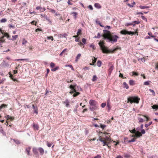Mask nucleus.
I'll list each match as a JSON object with an SVG mask.
<instances>
[{
    "instance_id": "nucleus-57",
    "label": "nucleus",
    "mask_w": 158,
    "mask_h": 158,
    "mask_svg": "<svg viewBox=\"0 0 158 158\" xmlns=\"http://www.w3.org/2000/svg\"><path fill=\"white\" fill-rule=\"evenodd\" d=\"M90 47L92 48L93 49H95V47L94 45L93 44H92L90 45L89 46Z\"/></svg>"
},
{
    "instance_id": "nucleus-22",
    "label": "nucleus",
    "mask_w": 158,
    "mask_h": 158,
    "mask_svg": "<svg viewBox=\"0 0 158 158\" xmlns=\"http://www.w3.org/2000/svg\"><path fill=\"white\" fill-rule=\"evenodd\" d=\"M123 87L125 88L126 89H128L129 88L128 84L125 82L123 83Z\"/></svg>"
},
{
    "instance_id": "nucleus-1",
    "label": "nucleus",
    "mask_w": 158,
    "mask_h": 158,
    "mask_svg": "<svg viewBox=\"0 0 158 158\" xmlns=\"http://www.w3.org/2000/svg\"><path fill=\"white\" fill-rule=\"evenodd\" d=\"M77 84H75L73 85H71L69 86V88L71 89L69 93L71 94H74L73 95V97H75L77 96L78 95L80 94V93L78 92H77L76 89Z\"/></svg>"
},
{
    "instance_id": "nucleus-42",
    "label": "nucleus",
    "mask_w": 158,
    "mask_h": 158,
    "mask_svg": "<svg viewBox=\"0 0 158 158\" xmlns=\"http://www.w3.org/2000/svg\"><path fill=\"white\" fill-rule=\"evenodd\" d=\"M148 35L150 36V37H151V38H154L155 37V36L154 35H152V33L151 32H149L148 33Z\"/></svg>"
},
{
    "instance_id": "nucleus-46",
    "label": "nucleus",
    "mask_w": 158,
    "mask_h": 158,
    "mask_svg": "<svg viewBox=\"0 0 158 158\" xmlns=\"http://www.w3.org/2000/svg\"><path fill=\"white\" fill-rule=\"evenodd\" d=\"M82 41L84 44H86V40L84 38H82Z\"/></svg>"
},
{
    "instance_id": "nucleus-14",
    "label": "nucleus",
    "mask_w": 158,
    "mask_h": 158,
    "mask_svg": "<svg viewBox=\"0 0 158 158\" xmlns=\"http://www.w3.org/2000/svg\"><path fill=\"white\" fill-rule=\"evenodd\" d=\"M136 34H137V35H138L137 32H134L131 31H128V32L127 33V34L129 35H135Z\"/></svg>"
},
{
    "instance_id": "nucleus-63",
    "label": "nucleus",
    "mask_w": 158,
    "mask_h": 158,
    "mask_svg": "<svg viewBox=\"0 0 158 158\" xmlns=\"http://www.w3.org/2000/svg\"><path fill=\"white\" fill-rule=\"evenodd\" d=\"M47 38L48 40H51V39L52 41H53L54 40L53 37L52 36H48V37Z\"/></svg>"
},
{
    "instance_id": "nucleus-3",
    "label": "nucleus",
    "mask_w": 158,
    "mask_h": 158,
    "mask_svg": "<svg viewBox=\"0 0 158 158\" xmlns=\"http://www.w3.org/2000/svg\"><path fill=\"white\" fill-rule=\"evenodd\" d=\"M38 151L39 152L41 156L43 155L44 152V149L41 147H39L38 148L35 147L33 148L32 149V152L36 157H38L39 156V154L38 152Z\"/></svg>"
},
{
    "instance_id": "nucleus-17",
    "label": "nucleus",
    "mask_w": 158,
    "mask_h": 158,
    "mask_svg": "<svg viewBox=\"0 0 158 158\" xmlns=\"http://www.w3.org/2000/svg\"><path fill=\"white\" fill-rule=\"evenodd\" d=\"M4 37L2 35L0 38V44L5 42V40L4 39Z\"/></svg>"
},
{
    "instance_id": "nucleus-54",
    "label": "nucleus",
    "mask_w": 158,
    "mask_h": 158,
    "mask_svg": "<svg viewBox=\"0 0 158 158\" xmlns=\"http://www.w3.org/2000/svg\"><path fill=\"white\" fill-rule=\"evenodd\" d=\"M136 130L135 128L133 129L132 130H130V132L133 134H135L136 131Z\"/></svg>"
},
{
    "instance_id": "nucleus-10",
    "label": "nucleus",
    "mask_w": 158,
    "mask_h": 158,
    "mask_svg": "<svg viewBox=\"0 0 158 158\" xmlns=\"http://www.w3.org/2000/svg\"><path fill=\"white\" fill-rule=\"evenodd\" d=\"M32 106L33 109H34V113H35L36 114H38V109L36 106H35L34 105L32 104Z\"/></svg>"
},
{
    "instance_id": "nucleus-18",
    "label": "nucleus",
    "mask_w": 158,
    "mask_h": 158,
    "mask_svg": "<svg viewBox=\"0 0 158 158\" xmlns=\"http://www.w3.org/2000/svg\"><path fill=\"white\" fill-rule=\"evenodd\" d=\"M31 149V147H28L26 148L25 151L27 152V154L28 155H30V151Z\"/></svg>"
},
{
    "instance_id": "nucleus-30",
    "label": "nucleus",
    "mask_w": 158,
    "mask_h": 158,
    "mask_svg": "<svg viewBox=\"0 0 158 158\" xmlns=\"http://www.w3.org/2000/svg\"><path fill=\"white\" fill-rule=\"evenodd\" d=\"M152 108L153 109L157 110L158 109V106L156 105H154L152 106Z\"/></svg>"
},
{
    "instance_id": "nucleus-56",
    "label": "nucleus",
    "mask_w": 158,
    "mask_h": 158,
    "mask_svg": "<svg viewBox=\"0 0 158 158\" xmlns=\"http://www.w3.org/2000/svg\"><path fill=\"white\" fill-rule=\"evenodd\" d=\"M106 105V103H102L101 104V107L102 108H103L105 107Z\"/></svg>"
},
{
    "instance_id": "nucleus-40",
    "label": "nucleus",
    "mask_w": 158,
    "mask_h": 158,
    "mask_svg": "<svg viewBox=\"0 0 158 158\" xmlns=\"http://www.w3.org/2000/svg\"><path fill=\"white\" fill-rule=\"evenodd\" d=\"M12 37L13 38L12 39H11L12 40H15L18 37V35H12Z\"/></svg>"
},
{
    "instance_id": "nucleus-2",
    "label": "nucleus",
    "mask_w": 158,
    "mask_h": 158,
    "mask_svg": "<svg viewBox=\"0 0 158 158\" xmlns=\"http://www.w3.org/2000/svg\"><path fill=\"white\" fill-rule=\"evenodd\" d=\"M90 105L89 109L91 111H94L98 109V102L94 100L91 99L89 102Z\"/></svg>"
},
{
    "instance_id": "nucleus-41",
    "label": "nucleus",
    "mask_w": 158,
    "mask_h": 158,
    "mask_svg": "<svg viewBox=\"0 0 158 158\" xmlns=\"http://www.w3.org/2000/svg\"><path fill=\"white\" fill-rule=\"evenodd\" d=\"M7 20L6 18H3L0 20V22L1 23H3L6 22Z\"/></svg>"
},
{
    "instance_id": "nucleus-8",
    "label": "nucleus",
    "mask_w": 158,
    "mask_h": 158,
    "mask_svg": "<svg viewBox=\"0 0 158 158\" xmlns=\"http://www.w3.org/2000/svg\"><path fill=\"white\" fill-rule=\"evenodd\" d=\"M114 67L113 65H112L109 68V69L108 70V74L109 76H110L111 75V74L112 73V72L113 69H114Z\"/></svg>"
},
{
    "instance_id": "nucleus-23",
    "label": "nucleus",
    "mask_w": 158,
    "mask_h": 158,
    "mask_svg": "<svg viewBox=\"0 0 158 158\" xmlns=\"http://www.w3.org/2000/svg\"><path fill=\"white\" fill-rule=\"evenodd\" d=\"M11 140H12L17 144H19L20 143V141L18 139H12Z\"/></svg>"
},
{
    "instance_id": "nucleus-33",
    "label": "nucleus",
    "mask_w": 158,
    "mask_h": 158,
    "mask_svg": "<svg viewBox=\"0 0 158 158\" xmlns=\"http://www.w3.org/2000/svg\"><path fill=\"white\" fill-rule=\"evenodd\" d=\"M105 140L106 141H111V138L108 137V136H106L105 137Z\"/></svg>"
},
{
    "instance_id": "nucleus-43",
    "label": "nucleus",
    "mask_w": 158,
    "mask_h": 158,
    "mask_svg": "<svg viewBox=\"0 0 158 158\" xmlns=\"http://www.w3.org/2000/svg\"><path fill=\"white\" fill-rule=\"evenodd\" d=\"M142 19L144 21H145L146 22H147L148 20L144 16L142 15L141 16Z\"/></svg>"
},
{
    "instance_id": "nucleus-11",
    "label": "nucleus",
    "mask_w": 158,
    "mask_h": 158,
    "mask_svg": "<svg viewBox=\"0 0 158 158\" xmlns=\"http://www.w3.org/2000/svg\"><path fill=\"white\" fill-rule=\"evenodd\" d=\"M135 136L137 137H139L142 136L141 134L139 131H136L135 133Z\"/></svg>"
},
{
    "instance_id": "nucleus-13",
    "label": "nucleus",
    "mask_w": 158,
    "mask_h": 158,
    "mask_svg": "<svg viewBox=\"0 0 158 158\" xmlns=\"http://www.w3.org/2000/svg\"><path fill=\"white\" fill-rule=\"evenodd\" d=\"M4 37H6L9 40H11V39H10V36L7 33H5L3 35Z\"/></svg>"
},
{
    "instance_id": "nucleus-20",
    "label": "nucleus",
    "mask_w": 158,
    "mask_h": 158,
    "mask_svg": "<svg viewBox=\"0 0 158 158\" xmlns=\"http://www.w3.org/2000/svg\"><path fill=\"white\" fill-rule=\"evenodd\" d=\"M44 18L49 22V24H52V22L51 20L50 19L49 17H47V15L45 16Z\"/></svg>"
},
{
    "instance_id": "nucleus-52",
    "label": "nucleus",
    "mask_w": 158,
    "mask_h": 158,
    "mask_svg": "<svg viewBox=\"0 0 158 158\" xmlns=\"http://www.w3.org/2000/svg\"><path fill=\"white\" fill-rule=\"evenodd\" d=\"M96 23L98 24L101 27H104V26L99 21H96Z\"/></svg>"
},
{
    "instance_id": "nucleus-4",
    "label": "nucleus",
    "mask_w": 158,
    "mask_h": 158,
    "mask_svg": "<svg viewBox=\"0 0 158 158\" xmlns=\"http://www.w3.org/2000/svg\"><path fill=\"white\" fill-rule=\"evenodd\" d=\"M140 98L137 96H131L127 98V102H130L131 103H138Z\"/></svg>"
},
{
    "instance_id": "nucleus-6",
    "label": "nucleus",
    "mask_w": 158,
    "mask_h": 158,
    "mask_svg": "<svg viewBox=\"0 0 158 158\" xmlns=\"http://www.w3.org/2000/svg\"><path fill=\"white\" fill-rule=\"evenodd\" d=\"M112 38V43H116L117 41V40L119 39V37L116 35H114L111 36Z\"/></svg>"
},
{
    "instance_id": "nucleus-5",
    "label": "nucleus",
    "mask_w": 158,
    "mask_h": 158,
    "mask_svg": "<svg viewBox=\"0 0 158 158\" xmlns=\"http://www.w3.org/2000/svg\"><path fill=\"white\" fill-rule=\"evenodd\" d=\"M98 44L99 45L101 49L102 50L103 53H105L106 52V47L104 45L103 42H99L98 43Z\"/></svg>"
},
{
    "instance_id": "nucleus-45",
    "label": "nucleus",
    "mask_w": 158,
    "mask_h": 158,
    "mask_svg": "<svg viewBox=\"0 0 158 158\" xmlns=\"http://www.w3.org/2000/svg\"><path fill=\"white\" fill-rule=\"evenodd\" d=\"M132 76L135 75V76H138L139 75L138 73L137 72H132Z\"/></svg>"
},
{
    "instance_id": "nucleus-36",
    "label": "nucleus",
    "mask_w": 158,
    "mask_h": 158,
    "mask_svg": "<svg viewBox=\"0 0 158 158\" xmlns=\"http://www.w3.org/2000/svg\"><path fill=\"white\" fill-rule=\"evenodd\" d=\"M76 89L77 91H81L82 90V88L80 87V86H77V85L76 86Z\"/></svg>"
},
{
    "instance_id": "nucleus-48",
    "label": "nucleus",
    "mask_w": 158,
    "mask_h": 158,
    "mask_svg": "<svg viewBox=\"0 0 158 158\" xmlns=\"http://www.w3.org/2000/svg\"><path fill=\"white\" fill-rule=\"evenodd\" d=\"M150 82L149 81H147L144 82V85H149V82Z\"/></svg>"
},
{
    "instance_id": "nucleus-21",
    "label": "nucleus",
    "mask_w": 158,
    "mask_h": 158,
    "mask_svg": "<svg viewBox=\"0 0 158 158\" xmlns=\"http://www.w3.org/2000/svg\"><path fill=\"white\" fill-rule=\"evenodd\" d=\"M127 31L125 30H123L121 31L120 32L121 34H122L123 35H126L127 34Z\"/></svg>"
},
{
    "instance_id": "nucleus-15",
    "label": "nucleus",
    "mask_w": 158,
    "mask_h": 158,
    "mask_svg": "<svg viewBox=\"0 0 158 158\" xmlns=\"http://www.w3.org/2000/svg\"><path fill=\"white\" fill-rule=\"evenodd\" d=\"M129 84L130 85L133 86L135 84V81L133 80H130L129 81Z\"/></svg>"
},
{
    "instance_id": "nucleus-53",
    "label": "nucleus",
    "mask_w": 158,
    "mask_h": 158,
    "mask_svg": "<svg viewBox=\"0 0 158 158\" xmlns=\"http://www.w3.org/2000/svg\"><path fill=\"white\" fill-rule=\"evenodd\" d=\"M124 156L125 158H129L131 156L129 154H126L124 155Z\"/></svg>"
},
{
    "instance_id": "nucleus-16",
    "label": "nucleus",
    "mask_w": 158,
    "mask_h": 158,
    "mask_svg": "<svg viewBox=\"0 0 158 158\" xmlns=\"http://www.w3.org/2000/svg\"><path fill=\"white\" fill-rule=\"evenodd\" d=\"M94 6L96 8L98 9L101 8L102 7L100 4L99 3H95L94 4Z\"/></svg>"
},
{
    "instance_id": "nucleus-7",
    "label": "nucleus",
    "mask_w": 158,
    "mask_h": 158,
    "mask_svg": "<svg viewBox=\"0 0 158 158\" xmlns=\"http://www.w3.org/2000/svg\"><path fill=\"white\" fill-rule=\"evenodd\" d=\"M107 107L108 108V111L109 112L110 109H111L110 102L109 98L107 100Z\"/></svg>"
},
{
    "instance_id": "nucleus-38",
    "label": "nucleus",
    "mask_w": 158,
    "mask_h": 158,
    "mask_svg": "<svg viewBox=\"0 0 158 158\" xmlns=\"http://www.w3.org/2000/svg\"><path fill=\"white\" fill-rule=\"evenodd\" d=\"M152 123V122H150L149 123H148V124H146L145 125V127L147 128L149 126L151 125Z\"/></svg>"
},
{
    "instance_id": "nucleus-28",
    "label": "nucleus",
    "mask_w": 158,
    "mask_h": 158,
    "mask_svg": "<svg viewBox=\"0 0 158 158\" xmlns=\"http://www.w3.org/2000/svg\"><path fill=\"white\" fill-rule=\"evenodd\" d=\"M97 77L96 75H94L93 77V78L92 80V81H95L97 80Z\"/></svg>"
},
{
    "instance_id": "nucleus-59",
    "label": "nucleus",
    "mask_w": 158,
    "mask_h": 158,
    "mask_svg": "<svg viewBox=\"0 0 158 158\" xmlns=\"http://www.w3.org/2000/svg\"><path fill=\"white\" fill-rule=\"evenodd\" d=\"M66 48H65L63 50V51L60 53V56H61L63 53H64L66 50Z\"/></svg>"
},
{
    "instance_id": "nucleus-50",
    "label": "nucleus",
    "mask_w": 158,
    "mask_h": 158,
    "mask_svg": "<svg viewBox=\"0 0 158 158\" xmlns=\"http://www.w3.org/2000/svg\"><path fill=\"white\" fill-rule=\"evenodd\" d=\"M55 65V64L53 62H51L50 64V67L51 68H53Z\"/></svg>"
},
{
    "instance_id": "nucleus-34",
    "label": "nucleus",
    "mask_w": 158,
    "mask_h": 158,
    "mask_svg": "<svg viewBox=\"0 0 158 158\" xmlns=\"http://www.w3.org/2000/svg\"><path fill=\"white\" fill-rule=\"evenodd\" d=\"M104 39H106L108 42H111L112 43V39H110L109 37H104Z\"/></svg>"
},
{
    "instance_id": "nucleus-58",
    "label": "nucleus",
    "mask_w": 158,
    "mask_h": 158,
    "mask_svg": "<svg viewBox=\"0 0 158 158\" xmlns=\"http://www.w3.org/2000/svg\"><path fill=\"white\" fill-rule=\"evenodd\" d=\"M81 56V54H80V53L78 54H77V55L76 57V60H77L79 59L80 58V57Z\"/></svg>"
},
{
    "instance_id": "nucleus-24",
    "label": "nucleus",
    "mask_w": 158,
    "mask_h": 158,
    "mask_svg": "<svg viewBox=\"0 0 158 158\" xmlns=\"http://www.w3.org/2000/svg\"><path fill=\"white\" fill-rule=\"evenodd\" d=\"M139 8L141 9H148L149 8L148 6H144L140 5L139 6Z\"/></svg>"
},
{
    "instance_id": "nucleus-64",
    "label": "nucleus",
    "mask_w": 158,
    "mask_h": 158,
    "mask_svg": "<svg viewBox=\"0 0 158 158\" xmlns=\"http://www.w3.org/2000/svg\"><path fill=\"white\" fill-rule=\"evenodd\" d=\"M101 155L99 154L97 155L96 156L94 157V158H101Z\"/></svg>"
},
{
    "instance_id": "nucleus-35",
    "label": "nucleus",
    "mask_w": 158,
    "mask_h": 158,
    "mask_svg": "<svg viewBox=\"0 0 158 158\" xmlns=\"http://www.w3.org/2000/svg\"><path fill=\"white\" fill-rule=\"evenodd\" d=\"M71 14L73 15L74 18L76 19L77 18L76 16L77 15V13L76 12H73L71 13Z\"/></svg>"
},
{
    "instance_id": "nucleus-27",
    "label": "nucleus",
    "mask_w": 158,
    "mask_h": 158,
    "mask_svg": "<svg viewBox=\"0 0 158 158\" xmlns=\"http://www.w3.org/2000/svg\"><path fill=\"white\" fill-rule=\"evenodd\" d=\"M59 69V67L58 66H56L55 68H52L51 69V71L52 72L55 71L56 70Z\"/></svg>"
},
{
    "instance_id": "nucleus-44",
    "label": "nucleus",
    "mask_w": 158,
    "mask_h": 158,
    "mask_svg": "<svg viewBox=\"0 0 158 158\" xmlns=\"http://www.w3.org/2000/svg\"><path fill=\"white\" fill-rule=\"evenodd\" d=\"M7 105L5 104H2L0 106V109H1L2 108H5V107H7Z\"/></svg>"
},
{
    "instance_id": "nucleus-55",
    "label": "nucleus",
    "mask_w": 158,
    "mask_h": 158,
    "mask_svg": "<svg viewBox=\"0 0 158 158\" xmlns=\"http://www.w3.org/2000/svg\"><path fill=\"white\" fill-rule=\"evenodd\" d=\"M106 127V125H103L102 124H100V127L102 129H104Z\"/></svg>"
},
{
    "instance_id": "nucleus-25",
    "label": "nucleus",
    "mask_w": 158,
    "mask_h": 158,
    "mask_svg": "<svg viewBox=\"0 0 158 158\" xmlns=\"http://www.w3.org/2000/svg\"><path fill=\"white\" fill-rule=\"evenodd\" d=\"M104 33L106 35H108V34H106V33L109 34L110 33V31L107 30H103Z\"/></svg>"
},
{
    "instance_id": "nucleus-49",
    "label": "nucleus",
    "mask_w": 158,
    "mask_h": 158,
    "mask_svg": "<svg viewBox=\"0 0 158 158\" xmlns=\"http://www.w3.org/2000/svg\"><path fill=\"white\" fill-rule=\"evenodd\" d=\"M94 59H92V61L95 64L97 60V58H95V57H93Z\"/></svg>"
},
{
    "instance_id": "nucleus-9",
    "label": "nucleus",
    "mask_w": 158,
    "mask_h": 158,
    "mask_svg": "<svg viewBox=\"0 0 158 158\" xmlns=\"http://www.w3.org/2000/svg\"><path fill=\"white\" fill-rule=\"evenodd\" d=\"M69 103V101L68 99H66L65 101L63 102V103L65 104L66 106L67 107L70 106Z\"/></svg>"
},
{
    "instance_id": "nucleus-47",
    "label": "nucleus",
    "mask_w": 158,
    "mask_h": 158,
    "mask_svg": "<svg viewBox=\"0 0 158 158\" xmlns=\"http://www.w3.org/2000/svg\"><path fill=\"white\" fill-rule=\"evenodd\" d=\"M46 10L45 8V7L42 8L40 7V11L41 12H43L45 11Z\"/></svg>"
},
{
    "instance_id": "nucleus-51",
    "label": "nucleus",
    "mask_w": 158,
    "mask_h": 158,
    "mask_svg": "<svg viewBox=\"0 0 158 158\" xmlns=\"http://www.w3.org/2000/svg\"><path fill=\"white\" fill-rule=\"evenodd\" d=\"M149 91L151 92L152 93V94L153 95L155 96V93L154 90L152 89H149Z\"/></svg>"
},
{
    "instance_id": "nucleus-32",
    "label": "nucleus",
    "mask_w": 158,
    "mask_h": 158,
    "mask_svg": "<svg viewBox=\"0 0 158 158\" xmlns=\"http://www.w3.org/2000/svg\"><path fill=\"white\" fill-rule=\"evenodd\" d=\"M28 60H29V59H16V60H14L17 61H19V60H22V61L26 60V61H28Z\"/></svg>"
},
{
    "instance_id": "nucleus-19",
    "label": "nucleus",
    "mask_w": 158,
    "mask_h": 158,
    "mask_svg": "<svg viewBox=\"0 0 158 158\" xmlns=\"http://www.w3.org/2000/svg\"><path fill=\"white\" fill-rule=\"evenodd\" d=\"M2 63L3 66L4 67H8L9 65V64L6 63L5 60H3Z\"/></svg>"
},
{
    "instance_id": "nucleus-39",
    "label": "nucleus",
    "mask_w": 158,
    "mask_h": 158,
    "mask_svg": "<svg viewBox=\"0 0 158 158\" xmlns=\"http://www.w3.org/2000/svg\"><path fill=\"white\" fill-rule=\"evenodd\" d=\"M27 43V40H25V39L24 38L23 39V42L22 43V44L23 45Z\"/></svg>"
},
{
    "instance_id": "nucleus-29",
    "label": "nucleus",
    "mask_w": 158,
    "mask_h": 158,
    "mask_svg": "<svg viewBox=\"0 0 158 158\" xmlns=\"http://www.w3.org/2000/svg\"><path fill=\"white\" fill-rule=\"evenodd\" d=\"M102 64V62L100 60H98L97 62V65L98 67H100L101 66Z\"/></svg>"
},
{
    "instance_id": "nucleus-31",
    "label": "nucleus",
    "mask_w": 158,
    "mask_h": 158,
    "mask_svg": "<svg viewBox=\"0 0 158 158\" xmlns=\"http://www.w3.org/2000/svg\"><path fill=\"white\" fill-rule=\"evenodd\" d=\"M130 25H133L134 27L135 26V24H133L132 23H126L125 24V26L127 27H128Z\"/></svg>"
},
{
    "instance_id": "nucleus-12",
    "label": "nucleus",
    "mask_w": 158,
    "mask_h": 158,
    "mask_svg": "<svg viewBox=\"0 0 158 158\" xmlns=\"http://www.w3.org/2000/svg\"><path fill=\"white\" fill-rule=\"evenodd\" d=\"M32 127L34 129H36L37 130H38L39 129V126L37 124H35L33 123L32 125Z\"/></svg>"
},
{
    "instance_id": "nucleus-26",
    "label": "nucleus",
    "mask_w": 158,
    "mask_h": 158,
    "mask_svg": "<svg viewBox=\"0 0 158 158\" xmlns=\"http://www.w3.org/2000/svg\"><path fill=\"white\" fill-rule=\"evenodd\" d=\"M0 132L1 133H2L3 135L6 136V132L3 130L2 128H1L0 129Z\"/></svg>"
},
{
    "instance_id": "nucleus-60",
    "label": "nucleus",
    "mask_w": 158,
    "mask_h": 158,
    "mask_svg": "<svg viewBox=\"0 0 158 158\" xmlns=\"http://www.w3.org/2000/svg\"><path fill=\"white\" fill-rule=\"evenodd\" d=\"M138 120L139 122L140 123H143V119L142 118H138Z\"/></svg>"
},
{
    "instance_id": "nucleus-62",
    "label": "nucleus",
    "mask_w": 158,
    "mask_h": 158,
    "mask_svg": "<svg viewBox=\"0 0 158 158\" xmlns=\"http://www.w3.org/2000/svg\"><path fill=\"white\" fill-rule=\"evenodd\" d=\"M141 134H144L145 133V130L144 129H142L141 130V131L140 133Z\"/></svg>"
},
{
    "instance_id": "nucleus-37",
    "label": "nucleus",
    "mask_w": 158,
    "mask_h": 158,
    "mask_svg": "<svg viewBox=\"0 0 158 158\" xmlns=\"http://www.w3.org/2000/svg\"><path fill=\"white\" fill-rule=\"evenodd\" d=\"M101 36V35L100 34V33H98V34H97V36H96V35H95L94 37V38H98V39H99V38Z\"/></svg>"
},
{
    "instance_id": "nucleus-61",
    "label": "nucleus",
    "mask_w": 158,
    "mask_h": 158,
    "mask_svg": "<svg viewBox=\"0 0 158 158\" xmlns=\"http://www.w3.org/2000/svg\"><path fill=\"white\" fill-rule=\"evenodd\" d=\"M10 116L9 115H7L5 116V118H6L7 120H8L9 119H10Z\"/></svg>"
}]
</instances>
